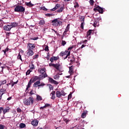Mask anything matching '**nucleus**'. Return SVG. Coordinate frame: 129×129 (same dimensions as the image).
<instances>
[{"label":"nucleus","mask_w":129,"mask_h":129,"mask_svg":"<svg viewBox=\"0 0 129 129\" xmlns=\"http://www.w3.org/2000/svg\"><path fill=\"white\" fill-rule=\"evenodd\" d=\"M25 8L23 6H22L21 5H16L15 7L14 8V12H16V13H25Z\"/></svg>","instance_id":"nucleus-2"},{"label":"nucleus","mask_w":129,"mask_h":129,"mask_svg":"<svg viewBox=\"0 0 129 129\" xmlns=\"http://www.w3.org/2000/svg\"><path fill=\"white\" fill-rule=\"evenodd\" d=\"M55 94H56V92L53 91L51 93H50V96H51V99H55V98H56V97L55 96Z\"/></svg>","instance_id":"nucleus-17"},{"label":"nucleus","mask_w":129,"mask_h":129,"mask_svg":"<svg viewBox=\"0 0 129 129\" xmlns=\"http://www.w3.org/2000/svg\"><path fill=\"white\" fill-rule=\"evenodd\" d=\"M53 27H58V26H62V22L59 18L53 20L51 22Z\"/></svg>","instance_id":"nucleus-4"},{"label":"nucleus","mask_w":129,"mask_h":129,"mask_svg":"<svg viewBox=\"0 0 129 129\" xmlns=\"http://www.w3.org/2000/svg\"><path fill=\"white\" fill-rule=\"evenodd\" d=\"M52 58L54 60V61H57V60H58L59 56H52Z\"/></svg>","instance_id":"nucleus-43"},{"label":"nucleus","mask_w":129,"mask_h":129,"mask_svg":"<svg viewBox=\"0 0 129 129\" xmlns=\"http://www.w3.org/2000/svg\"><path fill=\"white\" fill-rule=\"evenodd\" d=\"M27 55L28 57H31L34 55V50H32L30 49H27Z\"/></svg>","instance_id":"nucleus-11"},{"label":"nucleus","mask_w":129,"mask_h":129,"mask_svg":"<svg viewBox=\"0 0 129 129\" xmlns=\"http://www.w3.org/2000/svg\"><path fill=\"white\" fill-rule=\"evenodd\" d=\"M74 66H72L69 67V73H70V75H72L73 73H74Z\"/></svg>","instance_id":"nucleus-13"},{"label":"nucleus","mask_w":129,"mask_h":129,"mask_svg":"<svg viewBox=\"0 0 129 129\" xmlns=\"http://www.w3.org/2000/svg\"><path fill=\"white\" fill-rule=\"evenodd\" d=\"M6 91H7V90L4 88H2L0 90V94H2V95H4V94H5V93H6Z\"/></svg>","instance_id":"nucleus-23"},{"label":"nucleus","mask_w":129,"mask_h":129,"mask_svg":"<svg viewBox=\"0 0 129 129\" xmlns=\"http://www.w3.org/2000/svg\"><path fill=\"white\" fill-rule=\"evenodd\" d=\"M6 83H7V80H6L2 81L1 82V84L2 85H4V84H6Z\"/></svg>","instance_id":"nucleus-51"},{"label":"nucleus","mask_w":129,"mask_h":129,"mask_svg":"<svg viewBox=\"0 0 129 129\" xmlns=\"http://www.w3.org/2000/svg\"><path fill=\"white\" fill-rule=\"evenodd\" d=\"M49 106H50V104H48V103L45 104L44 105V107H45V108L46 107H49Z\"/></svg>","instance_id":"nucleus-60"},{"label":"nucleus","mask_w":129,"mask_h":129,"mask_svg":"<svg viewBox=\"0 0 129 129\" xmlns=\"http://www.w3.org/2000/svg\"><path fill=\"white\" fill-rule=\"evenodd\" d=\"M5 127H6V126L2 124H0V129H5Z\"/></svg>","instance_id":"nucleus-50"},{"label":"nucleus","mask_w":129,"mask_h":129,"mask_svg":"<svg viewBox=\"0 0 129 129\" xmlns=\"http://www.w3.org/2000/svg\"><path fill=\"white\" fill-rule=\"evenodd\" d=\"M66 41H65L64 40H62L61 41V45L62 46H65V45H66Z\"/></svg>","instance_id":"nucleus-48"},{"label":"nucleus","mask_w":129,"mask_h":129,"mask_svg":"<svg viewBox=\"0 0 129 129\" xmlns=\"http://www.w3.org/2000/svg\"><path fill=\"white\" fill-rule=\"evenodd\" d=\"M96 11H97V12H98L99 14H103V12H104V11L103 10V8L100 7L99 6L94 8V12H96Z\"/></svg>","instance_id":"nucleus-6"},{"label":"nucleus","mask_w":129,"mask_h":129,"mask_svg":"<svg viewBox=\"0 0 129 129\" xmlns=\"http://www.w3.org/2000/svg\"><path fill=\"white\" fill-rule=\"evenodd\" d=\"M44 50L45 51H46V52H48L49 51V47L48 46H46Z\"/></svg>","instance_id":"nucleus-54"},{"label":"nucleus","mask_w":129,"mask_h":129,"mask_svg":"<svg viewBox=\"0 0 129 129\" xmlns=\"http://www.w3.org/2000/svg\"><path fill=\"white\" fill-rule=\"evenodd\" d=\"M3 111H4V107H0V114H1V113H2V112H3Z\"/></svg>","instance_id":"nucleus-55"},{"label":"nucleus","mask_w":129,"mask_h":129,"mask_svg":"<svg viewBox=\"0 0 129 129\" xmlns=\"http://www.w3.org/2000/svg\"><path fill=\"white\" fill-rule=\"evenodd\" d=\"M53 78L55 80H59V79L60 78V76H58V75H56L54 76Z\"/></svg>","instance_id":"nucleus-31"},{"label":"nucleus","mask_w":129,"mask_h":129,"mask_svg":"<svg viewBox=\"0 0 129 129\" xmlns=\"http://www.w3.org/2000/svg\"><path fill=\"white\" fill-rule=\"evenodd\" d=\"M84 16H80V20L82 22V23H84Z\"/></svg>","instance_id":"nucleus-36"},{"label":"nucleus","mask_w":129,"mask_h":129,"mask_svg":"<svg viewBox=\"0 0 129 129\" xmlns=\"http://www.w3.org/2000/svg\"><path fill=\"white\" fill-rule=\"evenodd\" d=\"M64 8L63 7H60L58 10H57V13H62L63 12Z\"/></svg>","instance_id":"nucleus-30"},{"label":"nucleus","mask_w":129,"mask_h":129,"mask_svg":"<svg viewBox=\"0 0 129 129\" xmlns=\"http://www.w3.org/2000/svg\"><path fill=\"white\" fill-rule=\"evenodd\" d=\"M93 25L95 27L98 26V21H95Z\"/></svg>","instance_id":"nucleus-35"},{"label":"nucleus","mask_w":129,"mask_h":129,"mask_svg":"<svg viewBox=\"0 0 129 129\" xmlns=\"http://www.w3.org/2000/svg\"><path fill=\"white\" fill-rule=\"evenodd\" d=\"M45 16H46V17H52V15L51 14H47Z\"/></svg>","instance_id":"nucleus-62"},{"label":"nucleus","mask_w":129,"mask_h":129,"mask_svg":"<svg viewBox=\"0 0 129 129\" xmlns=\"http://www.w3.org/2000/svg\"><path fill=\"white\" fill-rule=\"evenodd\" d=\"M25 5L27 6V7H29V8H32L34 6L33 4H32V3H31V2L29 3L26 2Z\"/></svg>","instance_id":"nucleus-20"},{"label":"nucleus","mask_w":129,"mask_h":129,"mask_svg":"<svg viewBox=\"0 0 129 129\" xmlns=\"http://www.w3.org/2000/svg\"><path fill=\"white\" fill-rule=\"evenodd\" d=\"M7 112H10V107H7L6 108H3V117H2V119H4V118H6V117H5V114L7 113Z\"/></svg>","instance_id":"nucleus-9"},{"label":"nucleus","mask_w":129,"mask_h":129,"mask_svg":"<svg viewBox=\"0 0 129 129\" xmlns=\"http://www.w3.org/2000/svg\"><path fill=\"white\" fill-rule=\"evenodd\" d=\"M17 59L18 60H21V61H23V59H22V55H21V54L20 53L17 56Z\"/></svg>","instance_id":"nucleus-29"},{"label":"nucleus","mask_w":129,"mask_h":129,"mask_svg":"<svg viewBox=\"0 0 129 129\" xmlns=\"http://www.w3.org/2000/svg\"><path fill=\"white\" fill-rule=\"evenodd\" d=\"M23 103L25 105H30L34 103V98L30 97L28 99L24 98L23 99Z\"/></svg>","instance_id":"nucleus-3"},{"label":"nucleus","mask_w":129,"mask_h":129,"mask_svg":"<svg viewBox=\"0 0 129 129\" xmlns=\"http://www.w3.org/2000/svg\"><path fill=\"white\" fill-rule=\"evenodd\" d=\"M74 47V45H72V46H70L68 48V51H70V50H72Z\"/></svg>","instance_id":"nucleus-52"},{"label":"nucleus","mask_w":129,"mask_h":129,"mask_svg":"<svg viewBox=\"0 0 129 129\" xmlns=\"http://www.w3.org/2000/svg\"><path fill=\"white\" fill-rule=\"evenodd\" d=\"M16 27H18V23L13 22L11 23L9 25L4 26V30H5V31H10L12 29V28H16Z\"/></svg>","instance_id":"nucleus-1"},{"label":"nucleus","mask_w":129,"mask_h":129,"mask_svg":"<svg viewBox=\"0 0 129 129\" xmlns=\"http://www.w3.org/2000/svg\"><path fill=\"white\" fill-rule=\"evenodd\" d=\"M17 112L21 113V112H22V109L21 108H20V107H18L17 109Z\"/></svg>","instance_id":"nucleus-45"},{"label":"nucleus","mask_w":129,"mask_h":129,"mask_svg":"<svg viewBox=\"0 0 129 129\" xmlns=\"http://www.w3.org/2000/svg\"><path fill=\"white\" fill-rule=\"evenodd\" d=\"M39 58V54H35L33 56V60H36V59H38Z\"/></svg>","instance_id":"nucleus-34"},{"label":"nucleus","mask_w":129,"mask_h":129,"mask_svg":"<svg viewBox=\"0 0 129 129\" xmlns=\"http://www.w3.org/2000/svg\"><path fill=\"white\" fill-rule=\"evenodd\" d=\"M31 72H32V71H31L30 70H28L26 73V75H30Z\"/></svg>","instance_id":"nucleus-49"},{"label":"nucleus","mask_w":129,"mask_h":129,"mask_svg":"<svg viewBox=\"0 0 129 129\" xmlns=\"http://www.w3.org/2000/svg\"><path fill=\"white\" fill-rule=\"evenodd\" d=\"M30 69L31 70H34V69H35L34 64H32L31 67H30Z\"/></svg>","instance_id":"nucleus-61"},{"label":"nucleus","mask_w":129,"mask_h":129,"mask_svg":"<svg viewBox=\"0 0 129 129\" xmlns=\"http://www.w3.org/2000/svg\"><path fill=\"white\" fill-rule=\"evenodd\" d=\"M68 52H69V51L67 50H65V51H61L59 53V56L63 57V56H65V55H67L68 54Z\"/></svg>","instance_id":"nucleus-16"},{"label":"nucleus","mask_w":129,"mask_h":129,"mask_svg":"<svg viewBox=\"0 0 129 129\" xmlns=\"http://www.w3.org/2000/svg\"><path fill=\"white\" fill-rule=\"evenodd\" d=\"M56 97H58V98H60V97L62 96V93L60 91H57L56 92Z\"/></svg>","instance_id":"nucleus-21"},{"label":"nucleus","mask_w":129,"mask_h":129,"mask_svg":"<svg viewBox=\"0 0 129 129\" xmlns=\"http://www.w3.org/2000/svg\"><path fill=\"white\" fill-rule=\"evenodd\" d=\"M93 30H89L87 32V38H88L89 40L90 39L91 36H90L91 34H93Z\"/></svg>","instance_id":"nucleus-12"},{"label":"nucleus","mask_w":129,"mask_h":129,"mask_svg":"<svg viewBox=\"0 0 129 129\" xmlns=\"http://www.w3.org/2000/svg\"><path fill=\"white\" fill-rule=\"evenodd\" d=\"M47 86H48L50 90H53V89H54V87H53V86H52V85L51 84H48Z\"/></svg>","instance_id":"nucleus-32"},{"label":"nucleus","mask_w":129,"mask_h":129,"mask_svg":"<svg viewBox=\"0 0 129 129\" xmlns=\"http://www.w3.org/2000/svg\"><path fill=\"white\" fill-rule=\"evenodd\" d=\"M70 29V24H68V26L66 27V29L64 31H66L67 32H68L69 31V29Z\"/></svg>","instance_id":"nucleus-38"},{"label":"nucleus","mask_w":129,"mask_h":129,"mask_svg":"<svg viewBox=\"0 0 129 129\" xmlns=\"http://www.w3.org/2000/svg\"><path fill=\"white\" fill-rule=\"evenodd\" d=\"M43 78V76H42V75H40L38 76H34L33 78H32V82H35V81H37V80L40 81L41 79Z\"/></svg>","instance_id":"nucleus-8"},{"label":"nucleus","mask_w":129,"mask_h":129,"mask_svg":"<svg viewBox=\"0 0 129 129\" xmlns=\"http://www.w3.org/2000/svg\"><path fill=\"white\" fill-rule=\"evenodd\" d=\"M74 8L75 9H77V8H79V5L78 4V3H77V2H76L74 3Z\"/></svg>","instance_id":"nucleus-28"},{"label":"nucleus","mask_w":129,"mask_h":129,"mask_svg":"<svg viewBox=\"0 0 129 129\" xmlns=\"http://www.w3.org/2000/svg\"><path fill=\"white\" fill-rule=\"evenodd\" d=\"M34 83V82L32 81V79H30L29 82H28L27 87L26 88V90H28L30 87H31V85H32V84Z\"/></svg>","instance_id":"nucleus-18"},{"label":"nucleus","mask_w":129,"mask_h":129,"mask_svg":"<svg viewBox=\"0 0 129 129\" xmlns=\"http://www.w3.org/2000/svg\"><path fill=\"white\" fill-rule=\"evenodd\" d=\"M56 7H54V8L51 9V12H54V11H56Z\"/></svg>","instance_id":"nucleus-64"},{"label":"nucleus","mask_w":129,"mask_h":129,"mask_svg":"<svg viewBox=\"0 0 129 129\" xmlns=\"http://www.w3.org/2000/svg\"><path fill=\"white\" fill-rule=\"evenodd\" d=\"M38 123L39 121H38V120H33L31 121V124H32L33 126H37Z\"/></svg>","instance_id":"nucleus-15"},{"label":"nucleus","mask_w":129,"mask_h":129,"mask_svg":"<svg viewBox=\"0 0 129 129\" xmlns=\"http://www.w3.org/2000/svg\"><path fill=\"white\" fill-rule=\"evenodd\" d=\"M29 93H30V94H31L30 97H32V95H33V94H34V92H33V90H31Z\"/></svg>","instance_id":"nucleus-59"},{"label":"nucleus","mask_w":129,"mask_h":129,"mask_svg":"<svg viewBox=\"0 0 129 129\" xmlns=\"http://www.w3.org/2000/svg\"><path fill=\"white\" fill-rule=\"evenodd\" d=\"M71 98H72V93H70V94L68 95V100H69V99H71Z\"/></svg>","instance_id":"nucleus-42"},{"label":"nucleus","mask_w":129,"mask_h":129,"mask_svg":"<svg viewBox=\"0 0 129 129\" xmlns=\"http://www.w3.org/2000/svg\"><path fill=\"white\" fill-rule=\"evenodd\" d=\"M63 120L64 121H65V122H66V123H68V122L70 121V120L69 119L66 118H63Z\"/></svg>","instance_id":"nucleus-40"},{"label":"nucleus","mask_w":129,"mask_h":129,"mask_svg":"<svg viewBox=\"0 0 129 129\" xmlns=\"http://www.w3.org/2000/svg\"><path fill=\"white\" fill-rule=\"evenodd\" d=\"M36 99L37 100H38V101H40V100H42V97L40 95H37V97H36Z\"/></svg>","instance_id":"nucleus-27"},{"label":"nucleus","mask_w":129,"mask_h":129,"mask_svg":"<svg viewBox=\"0 0 129 129\" xmlns=\"http://www.w3.org/2000/svg\"><path fill=\"white\" fill-rule=\"evenodd\" d=\"M45 22L44 20H40L38 23V25H39V26H44V25H45Z\"/></svg>","instance_id":"nucleus-24"},{"label":"nucleus","mask_w":129,"mask_h":129,"mask_svg":"<svg viewBox=\"0 0 129 129\" xmlns=\"http://www.w3.org/2000/svg\"><path fill=\"white\" fill-rule=\"evenodd\" d=\"M60 4H56L55 8H56V9L57 10V9H59V8H60Z\"/></svg>","instance_id":"nucleus-56"},{"label":"nucleus","mask_w":129,"mask_h":129,"mask_svg":"<svg viewBox=\"0 0 129 129\" xmlns=\"http://www.w3.org/2000/svg\"><path fill=\"white\" fill-rule=\"evenodd\" d=\"M43 77L41 78V79H44V78H46V77H48V75H47V73H44L43 75H41Z\"/></svg>","instance_id":"nucleus-26"},{"label":"nucleus","mask_w":129,"mask_h":129,"mask_svg":"<svg viewBox=\"0 0 129 129\" xmlns=\"http://www.w3.org/2000/svg\"><path fill=\"white\" fill-rule=\"evenodd\" d=\"M74 61H75V58H74V57H73V59H71L70 60V65H72V64L73 63V62H74Z\"/></svg>","instance_id":"nucleus-47"},{"label":"nucleus","mask_w":129,"mask_h":129,"mask_svg":"<svg viewBox=\"0 0 129 129\" xmlns=\"http://www.w3.org/2000/svg\"><path fill=\"white\" fill-rule=\"evenodd\" d=\"M36 48V44L31 43H28L27 44V49L28 50H31L33 51L34 49Z\"/></svg>","instance_id":"nucleus-7"},{"label":"nucleus","mask_w":129,"mask_h":129,"mask_svg":"<svg viewBox=\"0 0 129 129\" xmlns=\"http://www.w3.org/2000/svg\"><path fill=\"white\" fill-rule=\"evenodd\" d=\"M70 54H71V51H69V52L67 54H66L67 55L66 56V57L64 58V59H67L68 58V56H70Z\"/></svg>","instance_id":"nucleus-41"},{"label":"nucleus","mask_w":129,"mask_h":129,"mask_svg":"<svg viewBox=\"0 0 129 129\" xmlns=\"http://www.w3.org/2000/svg\"><path fill=\"white\" fill-rule=\"evenodd\" d=\"M50 62H51V63H53L54 62V60L53 57H50Z\"/></svg>","instance_id":"nucleus-57"},{"label":"nucleus","mask_w":129,"mask_h":129,"mask_svg":"<svg viewBox=\"0 0 129 129\" xmlns=\"http://www.w3.org/2000/svg\"><path fill=\"white\" fill-rule=\"evenodd\" d=\"M45 85V83H40V84L38 86H39V87H41V86H44Z\"/></svg>","instance_id":"nucleus-58"},{"label":"nucleus","mask_w":129,"mask_h":129,"mask_svg":"<svg viewBox=\"0 0 129 129\" xmlns=\"http://www.w3.org/2000/svg\"><path fill=\"white\" fill-rule=\"evenodd\" d=\"M41 84V80L37 81L33 84V87H40V85Z\"/></svg>","instance_id":"nucleus-14"},{"label":"nucleus","mask_w":129,"mask_h":129,"mask_svg":"<svg viewBox=\"0 0 129 129\" xmlns=\"http://www.w3.org/2000/svg\"><path fill=\"white\" fill-rule=\"evenodd\" d=\"M38 71H39V73H40V74L43 75V74H44V73H46V69L43 68V69H39Z\"/></svg>","instance_id":"nucleus-19"},{"label":"nucleus","mask_w":129,"mask_h":129,"mask_svg":"<svg viewBox=\"0 0 129 129\" xmlns=\"http://www.w3.org/2000/svg\"><path fill=\"white\" fill-rule=\"evenodd\" d=\"M48 82H50V83L52 84H54L55 85H58V84H59V82H56V81L54 80L53 78L50 77L48 78Z\"/></svg>","instance_id":"nucleus-10"},{"label":"nucleus","mask_w":129,"mask_h":129,"mask_svg":"<svg viewBox=\"0 0 129 129\" xmlns=\"http://www.w3.org/2000/svg\"><path fill=\"white\" fill-rule=\"evenodd\" d=\"M84 22H82L81 24V29H84Z\"/></svg>","instance_id":"nucleus-53"},{"label":"nucleus","mask_w":129,"mask_h":129,"mask_svg":"<svg viewBox=\"0 0 129 129\" xmlns=\"http://www.w3.org/2000/svg\"><path fill=\"white\" fill-rule=\"evenodd\" d=\"M86 114H87V111H84L81 116L82 118H85L86 117Z\"/></svg>","instance_id":"nucleus-22"},{"label":"nucleus","mask_w":129,"mask_h":129,"mask_svg":"<svg viewBox=\"0 0 129 129\" xmlns=\"http://www.w3.org/2000/svg\"><path fill=\"white\" fill-rule=\"evenodd\" d=\"M85 47V45L82 44V46L79 48V50H80V49H82L83 48H84Z\"/></svg>","instance_id":"nucleus-63"},{"label":"nucleus","mask_w":129,"mask_h":129,"mask_svg":"<svg viewBox=\"0 0 129 129\" xmlns=\"http://www.w3.org/2000/svg\"><path fill=\"white\" fill-rule=\"evenodd\" d=\"M39 39V37H32L30 38V40H34V41H36V40H38Z\"/></svg>","instance_id":"nucleus-44"},{"label":"nucleus","mask_w":129,"mask_h":129,"mask_svg":"<svg viewBox=\"0 0 129 129\" xmlns=\"http://www.w3.org/2000/svg\"><path fill=\"white\" fill-rule=\"evenodd\" d=\"M18 80H17L16 82H13L12 83V87H13V86H15V84H18Z\"/></svg>","instance_id":"nucleus-37"},{"label":"nucleus","mask_w":129,"mask_h":129,"mask_svg":"<svg viewBox=\"0 0 129 129\" xmlns=\"http://www.w3.org/2000/svg\"><path fill=\"white\" fill-rule=\"evenodd\" d=\"M60 93H61V95H62V96H65V95H66L65 92L63 90L61 91Z\"/></svg>","instance_id":"nucleus-46"},{"label":"nucleus","mask_w":129,"mask_h":129,"mask_svg":"<svg viewBox=\"0 0 129 129\" xmlns=\"http://www.w3.org/2000/svg\"><path fill=\"white\" fill-rule=\"evenodd\" d=\"M9 50H10V49L9 48V47H7L5 50H3V52H4V55H6V53H7V52H9Z\"/></svg>","instance_id":"nucleus-33"},{"label":"nucleus","mask_w":129,"mask_h":129,"mask_svg":"<svg viewBox=\"0 0 129 129\" xmlns=\"http://www.w3.org/2000/svg\"><path fill=\"white\" fill-rule=\"evenodd\" d=\"M49 67H53L54 68H55V69H56L57 71H60V69H59V67L61 66V64H60L59 63L55 64L50 63L49 64Z\"/></svg>","instance_id":"nucleus-5"},{"label":"nucleus","mask_w":129,"mask_h":129,"mask_svg":"<svg viewBox=\"0 0 129 129\" xmlns=\"http://www.w3.org/2000/svg\"><path fill=\"white\" fill-rule=\"evenodd\" d=\"M20 128H24V127H26V124L23 123H21L20 124Z\"/></svg>","instance_id":"nucleus-25"},{"label":"nucleus","mask_w":129,"mask_h":129,"mask_svg":"<svg viewBox=\"0 0 129 129\" xmlns=\"http://www.w3.org/2000/svg\"><path fill=\"white\" fill-rule=\"evenodd\" d=\"M89 4L91 6H93L94 5V1L93 0H90Z\"/></svg>","instance_id":"nucleus-39"}]
</instances>
